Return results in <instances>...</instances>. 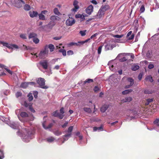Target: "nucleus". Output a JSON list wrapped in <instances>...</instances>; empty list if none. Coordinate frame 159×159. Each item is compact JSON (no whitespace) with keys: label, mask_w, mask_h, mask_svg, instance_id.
Here are the masks:
<instances>
[{"label":"nucleus","mask_w":159,"mask_h":159,"mask_svg":"<svg viewBox=\"0 0 159 159\" xmlns=\"http://www.w3.org/2000/svg\"><path fill=\"white\" fill-rule=\"evenodd\" d=\"M20 38L23 39H26L27 38V35L26 34H20Z\"/></svg>","instance_id":"obj_38"},{"label":"nucleus","mask_w":159,"mask_h":159,"mask_svg":"<svg viewBox=\"0 0 159 159\" xmlns=\"http://www.w3.org/2000/svg\"><path fill=\"white\" fill-rule=\"evenodd\" d=\"M28 96L29 97L28 100L29 101H32L33 99V97L31 93H29L28 95Z\"/></svg>","instance_id":"obj_45"},{"label":"nucleus","mask_w":159,"mask_h":159,"mask_svg":"<svg viewBox=\"0 0 159 159\" xmlns=\"http://www.w3.org/2000/svg\"><path fill=\"white\" fill-rule=\"evenodd\" d=\"M132 90L131 89L126 90L122 92V93L123 94L125 95L131 92Z\"/></svg>","instance_id":"obj_35"},{"label":"nucleus","mask_w":159,"mask_h":159,"mask_svg":"<svg viewBox=\"0 0 159 159\" xmlns=\"http://www.w3.org/2000/svg\"><path fill=\"white\" fill-rule=\"evenodd\" d=\"M105 13L100 10H99L97 14L95 16V18L96 19H100L103 17Z\"/></svg>","instance_id":"obj_11"},{"label":"nucleus","mask_w":159,"mask_h":159,"mask_svg":"<svg viewBox=\"0 0 159 159\" xmlns=\"http://www.w3.org/2000/svg\"><path fill=\"white\" fill-rule=\"evenodd\" d=\"M108 108V106L107 105H105L103 106L101 108V111L104 112H105Z\"/></svg>","instance_id":"obj_28"},{"label":"nucleus","mask_w":159,"mask_h":159,"mask_svg":"<svg viewBox=\"0 0 159 159\" xmlns=\"http://www.w3.org/2000/svg\"><path fill=\"white\" fill-rule=\"evenodd\" d=\"M0 67L1 68H4L10 74L12 75V72L10 70H9L7 68H5L6 66H5L4 65L0 64Z\"/></svg>","instance_id":"obj_34"},{"label":"nucleus","mask_w":159,"mask_h":159,"mask_svg":"<svg viewBox=\"0 0 159 159\" xmlns=\"http://www.w3.org/2000/svg\"><path fill=\"white\" fill-rule=\"evenodd\" d=\"M40 64L44 69H46L48 67V62L46 60H43L40 61Z\"/></svg>","instance_id":"obj_15"},{"label":"nucleus","mask_w":159,"mask_h":159,"mask_svg":"<svg viewBox=\"0 0 159 159\" xmlns=\"http://www.w3.org/2000/svg\"><path fill=\"white\" fill-rule=\"evenodd\" d=\"M28 128H25L23 129V132L24 134L21 137L23 141L28 142L33 138V133Z\"/></svg>","instance_id":"obj_1"},{"label":"nucleus","mask_w":159,"mask_h":159,"mask_svg":"<svg viewBox=\"0 0 159 159\" xmlns=\"http://www.w3.org/2000/svg\"><path fill=\"white\" fill-rule=\"evenodd\" d=\"M73 54V52L71 50H69L67 52V54L68 55H71Z\"/></svg>","instance_id":"obj_54"},{"label":"nucleus","mask_w":159,"mask_h":159,"mask_svg":"<svg viewBox=\"0 0 159 159\" xmlns=\"http://www.w3.org/2000/svg\"><path fill=\"white\" fill-rule=\"evenodd\" d=\"M84 111L88 113H90L92 112L91 110L89 108L84 107Z\"/></svg>","instance_id":"obj_41"},{"label":"nucleus","mask_w":159,"mask_h":159,"mask_svg":"<svg viewBox=\"0 0 159 159\" xmlns=\"http://www.w3.org/2000/svg\"><path fill=\"white\" fill-rule=\"evenodd\" d=\"M153 99H147L146 102L145 103V105H148L150 102H152L153 101Z\"/></svg>","instance_id":"obj_40"},{"label":"nucleus","mask_w":159,"mask_h":159,"mask_svg":"<svg viewBox=\"0 0 159 159\" xmlns=\"http://www.w3.org/2000/svg\"><path fill=\"white\" fill-rule=\"evenodd\" d=\"M49 13H48V11L47 10L42 11L40 13L38 14L39 19L41 20H45L46 19L45 15Z\"/></svg>","instance_id":"obj_8"},{"label":"nucleus","mask_w":159,"mask_h":159,"mask_svg":"<svg viewBox=\"0 0 159 159\" xmlns=\"http://www.w3.org/2000/svg\"><path fill=\"white\" fill-rule=\"evenodd\" d=\"M33 41L35 43L37 44L39 43V40L37 37H36L33 39Z\"/></svg>","instance_id":"obj_44"},{"label":"nucleus","mask_w":159,"mask_h":159,"mask_svg":"<svg viewBox=\"0 0 159 159\" xmlns=\"http://www.w3.org/2000/svg\"><path fill=\"white\" fill-rule=\"evenodd\" d=\"M15 113L18 116L19 120L20 121H22V119L20 118L19 116H20L22 118H26L28 116V114L25 112L22 111L21 112L20 109H17L16 110Z\"/></svg>","instance_id":"obj_4"},{"label":"nucleus","mask_w":159,"mask_h":159,"mask_svg":"<svg viewBox=\"0 0 159 159\" xmlns=\"http://www.w3.org/2000/svg\"><path fill=\"white\" fill-rule=\"evenodd\" d=\"M145 11V8L143 5H142L140 8V11L141 13Z\"/></svg>","instance_id":"obj_51"},{"label":"nucleus","mask_w":159,"mask_h":159,"mask_svg":"<svg viewBox=\"0 0 159 159\" xmlns=\"http://www.w3.org/2000/svg\"><path fill=\"white\" fill-rule=\"evenodd\" d=\"M29 109L30 111H31L33 113H34L35 112V111L34 109L31 106H30L29 107Z\"/></svg>","instance_id":"obj_56"},{"label":"nucleus","mask_w":159,"mask_h":159,"mask_svg":"<svg viewBox=\"0 0 159 159\" xmlns=\"http://www.w3.org/2000/svg\"><path fill=\"white\" fill-rule=\"evenodd\" d=\"M37 34L33 32L30 33L29 35L28 38L29 39H34L35 37H37Z\"/></svg>","instance_id":"obj_22"},{"label":"nucleus","mask_w":159,"mask_h":159,"mask_svg":"<svg viewBox=\"0 0 159 159\" xmlns=\"http://www.w3.org/2000/svg\"><path fill=\"white\" fill-rule=\"evenodd\" d=\"M78 43H74V42H71L69 43V45L70 46H73V45H76L77 46L78 45Z\"/></svg>","instance_id":"obj_57"},{"label":"nucleus","mask_w":159,"mask_h":159,"mask_svg":"<svg viewBox=\"0 0 159 159\" xmlns=\"http://www.w3.org/2000/svg\"><path fill=\"white\" fill-rule=\"evenodd\" d=\"M38 13L35 11H30V15L31 17H36L38 15Z\"/></svg>","instance_id":"obj_23"},{"label":"nucleus","mask_w":159,"mask_h":159,"mask_svg":"<svg viewBox=\"0 0 159 159\" xmlns=\"http://www.w3.org/2000/svg\"><path fill=\"white\" fill-rule=\"evenodd\" d=\"M48 52V50L47 49V47H45L44 50H41L38 55H37V53H32V54L36 56V57H38L40 58L43 59L47 56Z\"/></svg>","instance_id":"obj_3"},{"label":"nucleus","mask_w":159,"mask_h":159,"mask_svg":"<svg viewBox=\"0 0 159 159\" xmlns=\"http://www.w3.org/2000/svg\"><path fill=\"white\" fill-rule=\"evenodd\" d=\"M153 123L156 126L154 127V129L157 131L159 132V118L156 119Z\"/></svg>","instance_id":"obj_13"},{"label":"nucleus","mask_w":159,"mask_h":159,"mask_svg":"<svg viewBox=\"0 0 159 159\" xmlns=\"http://www.w3.org/2000/svg\"><path fill=\"white\" fill-rule=\"evenodd\" d=\"M94 131H100L103 130V128L102 126L99 127H94L93 129Z\"/></svg>","instance_id":"obj_27"},{"label":"nucleus","mask_w":159,"mask_h":159,"mask_svg":"<svg viewBox=\"0 0 159 159\" xmlns=\"http://www.w3.org/2000/svg\"><path fill=\"white\" fill-rule=\"evenodd\" d=\"M145 80L147 81H149L151 82H152L153 81L152 77L150 75L147 76L145 78Z\"/></svg>","instance_id":"obj_30"},{"label":"nucleus","mask_w":159,"mask_h":159,"mask_svg":"<svg viewBox=\"0 0 159 159\" xmlns=\"http://www.w3.org/2000/svg\"><path fill=\"white\" fill-rule=\"evenodd\" d=\"M24 9L25 11H29L30 9V7L29 5L25 4L24 7Z\"/></svg>","instance_id":"obj_39"},{"label":"nucleus","mask_w":159,"mask_h":159,"mask_svg":"<svg viewBox=\"0 0 159 159\" xmlns=\"http://www.w3.org/2000/svg\"><path fill=\"white\" fill-rule=\"evenodd\" d=\"M102 47H103V45H101V46H99L98 48V53L99 55L101 53L102 49Z\"/></svg>","instance_id":"obj_42"},{"label":"nucleus","mask_w":159,"mask_h":159,"mask_svg":"<svg viewBox=\"0 0 159 159\" xmlns=\"http://www.w3.org/2000/svg\"><path fill=\"white\" fill-rule=\"evenodd\" d=\"M55 140V138L52 136L48 137L46 138L45 139L46 142L49 143H51L53 142Z\"/></svg>","instance_id":"obj_17"},{"label":"nucleus","mask_w":159,"mask_h":159,"mask_svg":"<svg viewBox=\"0 0 159 159\" xmlns=\"http://www.w3.org/2000/svg\"><path fill=\"white\" fill-rule=\"evenodd\" d=\"M11 2L14 6L17 8H20L22 6L19 0H11Z\"/></svg>","instance_id":"obj_10"},{"label":"nucleus","mask_w":159,"mask_h":159,"mask_svg":"<svg viewBox=\"0 0 159 159\" xmlns=\"http://www.w3.org/2000/svg\"><path fill=\"white\" fill-rule=\"evenodd\" d=\"M75 17L76 18H81L82 20L85 19V16L82 15L80 14H78L75 15Z\"/></svg>","instance_id":"obj_32"},{"label":"nucleus","mask_w":159,"mask_h":159,"mask_svg":"<svg viewBox=\"0 0 159 159\" xmlns=\"http://www.w3.org/2000/svg\"><path fill=\"white\" fill-rule=\"evenodd\" d=\"M78 2L76 0H75L74 2L73 5L74 7V8L72 9V11L75 12L77 10H78L79 8V7L78 5Z\"/></svg>","instance_id":"obj_18"},{"label":"nucleus","mask_w":159,"mask_h":159,"mask_svg":"<svg viewBox=\"0 0 159 159\" xmlns=\"http://www.w3.org/2000/svg\"><path fill=\"white\" fill-rule=\"evenodd\" d=\"M29 86L28 83V82H23L22 83L20 87L23 88H26Z\"/></svg>","instance_id":"obj_31"},{"label":"nucleus","mask_w":159,"mask_h":159,"mask_svg":"<svg viewBox=\"0 0 159 159\" xmlns=\"http://www.w3.org/2000/svg\"><path fill=\"white\" fill-rule=\"evenodd\" d=\"M59 51L60 52L62 53V55L64 56H66V51L64 49H60L59 50Z\"/></svg>","instance_id":"obj_36"},{"label":"nucleus","mask_w":159,"mask_h":159,"mask_svg":"<svg viewBox=\"0 0 159 159\" xmlns=\"http://www.w3.org/2000/svg\"><path fill=\"white\" fill-rule=\"evenodd\" d=\"M108 65L109 66V68L111 70L114 72H116L117 69H116V66H117L116 64L114 63L113 61H109Z\"/></svg>","instance_id":"obj_7"},{"label":"nucleus","mask_w":159,"mask_h":159,"mask_svg":"<svg viewBox=\"0 0 159 159\" xmlns=\"http://www.w3.org/2000/svg\"><path fill=\"white\" fill-rule=\"evenodd\" d=\"M21 93L20 92H17L16 93V97H19L21 96Z\"/></svg>","instance_id":"obj_59"},{"label":"nucleus","mask_w":159,"mask_h":159,"mask_svg":"<svg viewBox=\"0 0 159 159\" xmlns=\"http://www.w3.org/2000/svg\"><path fill=\"white\" fill-rule=\"evenodd\" d=\"M131 68V69L135 71L138 70L139 68V67L138 65H133L132 66Z\"/></svg>","instance_id":"obj_33"},{"label":"nucleus","mask_w":159,"mask_h":159,"mask_svg":"<svg viewBox=\"0 0 159 159\" xmlns=\"http://www.w3.org/2000/svg\"><path fill=\"white\" fill-rule=\"evenodd\" d=\"M109 9V6L108 5H102L100 9L102 11H103V12L105 14V11L108 10Z\"/></svg>","instance_id":"obj_16"},{"label":"nucleus","mask_w":159,"mask_h":159,"mask_svg":"<svg viewBox=\"0 0 159 159\" xmlns=\"http://www.w3.org/2000/svg\"><path fill=\"white\" fill-rule=\"evenodd\" d=\"M28 84H29V85H32V86H34V87H36V83H35L34 82H28Z\"/></svg>","instance_id":"obj_53"},{"label":"nucleus","mask_w":159,"mask_h":159,"mask_svg":"<svg viewBox=\"0 0 159 159\" xmlns=\"http://www.w3.org/2000/svg\"><path fill=\"white\" fill-rule=\"evenodd\" d=\"M93 80L92 79H88L85 80L84 82V83H90L91 82H93Z\"/></svg>","instance_id":"obj_48"},{"label":"nucleus","mask_w":159,"mask_h":159,"mask_svg":"<svg viewBox=\"0 0 159 159\" xmlns=\"http://www.w3.org/2000/svg\"><path fill=\"white\" fill-rule=\"evenodd\" d=\"M123 35L121 34V35H114L113 36L115 38H120L123 37Z\"/></svg>","instance_id":"obj_46"},{"label":"nucleus","mask_w":159,"mask_h":159,"mask_svg":"<svg viewBox=\"0 0 159 159\" xmlns=\"http://www.w3.org/2000/svg\"><path fill=\"white\" fill-rule=\"evenodd\" d=\"M73 129V127L71 126L69 127L67 130L65 131L63 133L65 135L62 136L64 141L62 142V143H63L65 141L67 140L71 137Z\"/></svg>","instance_id":"obj_2"},{"label":"nucleus","mask_w":159,"mask_h":159,"mask_svg":"<svg viewBox=\"0 0 159 159\" xmlns=\"http://www.w3.org/2000/svg\"><path fill=\"white\" fill-rule=\"evenodd\" d=\"M34 95L35 98H37L38 96V92L37 91H34L33 93Z\"/></svg>","instance_id":"obj_58"},{"label":"nucleus","mask_w":159,"mask_h":159,"mask_svg":"<svg viewBox=\"0 0 159 159\" xmlns=\"http://www.w3.org/2000/svg\"><path fill=\"white\" fill-rule=\"evenodd\" d=\"M45 47H47V49H48V48L50 49V51L52 52L53 51L54 49V46L52 44H50L48 45H46Z\"/></svg>","instance_id":"obj_24"},{"label":"nucleus","mask_w":159,"mask_h":159,"mask_svg":"<svg viewBox=\"0 0 159 159\" xmlns=\"http://www.w3.org/2000/svg\"><path fill=\"white\" fill-rule=\"evenodd\" d=\"M61 131H57L54 133V134L55 135L58 136L61 135Z\"/></svg>","instance_id":"obj_50"},{"label":"nucleus","mask_w":159,"mask_h":159,"mask_svg":"<svg viewBox=\"0 0 159 159\" xmlns=\"http://www.w3.org/2000/svg\"><path fill=\"white\" fill-rule=\"evenodd\" d=\"M28 119L30 120H33L34 119V117L33 116H28Z\"/></svg>","instance_id":"obj_55"},{"label":"nucleus","mask_w":159,"mask_h":159,"mask_svg":"<svg viewBox=\"0 0 159 159\" xmlns=\"http://www.w3.org/2000/svg\"><path fill=\"white\" fill-rule=\"evenodd\" d=\"M4 94L5 95H7L10 93V91L9 90H7L5 91L4 93Z\"/></svg>","instance_id":"obj_64"},{"label":"nucleus","mask_w":159,"mask_h":159,"mask_svg":"<svg viewBox=\"0 0 159 159\" xmlns=\"http://www.w3.org/2000/svg\"><path fill=\"white\" fill-rule=\"evenodd\" d=\"M116 45L114 44H107L105 46V50L107 51L109 50H112L113 48L116 47Z\"/></svg>","instance_id":"obj_12"},{"label":"nucleus","mask_w":159,"mask_h":159,"mask_svg":"<svg viewBox=\"0 0 159 159\" xmlns=\"http://www.w3.org/2000/svg\"><path fill=\"white\" fill-rule=\"evenodd\" d=\"M46 121H44L42 124L43 126V128L45 129H48L51 128L52 126V123H50L47 126L45 125Z\"/></svg>","instance_id":"obj_21"},{"label":"nucleus","mask_w":159,"mask_h":159,"mask_svg":"<svg viewBox=\"0 0 159 159\" xmlns=\"http://www.w3.org/2000/svg\"><path fill=\"white\" fill-rule=\"evenodd\" d=\"M93 7L92 5H90L85 10L86 12L89 15H90L93 11Z\"/></svg>","instance_id":"obj_14"},{"label":"nucleus","mask_w":159,"mask_h":159,"mask_svg":"<svg viewBox=\"0 0 159 159\" xmlns=\"http://www.w3.org/2000/svg\"><path fill=\"white\" fill-rule=\"evenodd\" d=\"M127 80L130 83V85H133L134 83V80L130 78H127Z\"/></svg>","instance_id":"obj_37"},{"label":"nucleus","mask_w":159,"mask_h":159,"mask_svg":"<svg viewBox=\"0 0 159 159\" xmlns=\"http://www.w3.org/2000/svg\"><path fill=\"white\" fill-rule=\"evenodd\" d=\"M156 6L158 8H159V0H154Z\"/></svg>","instance_id":"obj_52"},{"label":"nucleus","mask_w":159,"mask_h":159,"mask_svg":"<svg viewBox=\"0 0 159 159\" xmlns=\"http://www.w3.org/2000/svg\"><path fill=\"white\" fill-rule=\"evenodd\" d=\"M50 19L52 20L55 21L56 20H59L60 19V18L57 16H52L50 17Z\"/></svg>","instance_id":"obj_25"},{"label":"nucleus","mask_w":159,"mask_h":159,"mask_svg":"<svg viewBox=\"0 0 159 159\" xmlns=\"http://www.w3.org/2000/svg\"><path fill=\"white\" fill-rule=\"evenodd\" d=\"M99 90V88L97 86H95L94 89V90L95 92H98Z\"/></svg>","instance_id":"obj_63"},{"label":"nucleus","mask_w":159,"mask_h":159,"mask_svg":"<svg viewBox=\"0 0 159 159\" xmlns=\"http://www.w3.org/2000/svg\"><path fill=\"white\" fill-rule=\"evenodd\" d=\"M90 39H88L84 41H79L77 43H78V45L77 46H80L81 45H83L84 43L87 42L89 41Z\"/></svg>","instance_id":"obj_29"},{"label":"nucleus","mask_w":159,"mask_h":159,"mask_svg":"<svg viewBox=\"0 0 159 159\" xmlns=\"http://www.w3.org/2000/svg\"><path fill=\"white\" fill-rule=\"evenodd\" d=\"M0 44H2L4 47H6L12 50L18 48V46L16 45L9 44L4 41H0Z\"/></svg>","instance_id":"obj_5"},{"label":"nucleus","mask_w":159,"mask_h":159,"mask_svg":"<svg viewBox=\"0 0 159 159\" xmlns=\"http://www.w3.org/2000/svg\"><path fill=\"white\" fill-rule=\"evenodd\" d=\"M54 13L57 15L60 14V13L58 9L57 8H55L54 10Z\"/></svg>","instance_id":"obj_43"},{"label":"nucleus","mask_w":159,"mask_h":159,"mask_svg":"<svg viewBox=\"0 0 159 159\" xmlns=\"http://www.w3.org/2000/svg\"><path fill=\"white\" fill-rule=\"evenodd\" d=\"M132 98L130 97H126L124 99L122 100L121 101L122 102H130L132 100Z\"/></svg>","instance_id":"obj_26"},{"label":"nucleus","mask_w":159,"mask_h":159,"mask_svg":"<svg viewBox=\"0 0 159 159\" xmlns=\"http://www.w3.org/2000/svg\"><path fill=\"white\" fill-rule=\"evenodd\" d=\"M126 58L125 57H124L120 59L119 60L121 62H123L125 61L126 60Z\"/></svg>","instance_id":"obj_60"},{"label":"nucleus","mask_w":159,"mask_h":159,"mask_svg":"<svg viewBox=\"0 0 159 159\" xmlns=\"http://www.w3.org/2000/svg\"><path fill=\"white\" fill-rule=\"evenodd\" d=\"M75 22V20L72 18H69L66 21V25L70 26L72 25Z\"/></svg>","instance_id":"obj_9"},{"label":"nucleus","mask_w":159,"mask_h":159,"mask_svg":"<svg viewBox=\"0 0 159 159\" xmlns=\"http://www.w3.org/2000/svg\"><path fill=\"white\" fill-rule=\"evenodd\" d=\"M9 125L12 128L17 129L18 128V125L17 123L12 122L9 124Z\"/></svg>","instance_id":"obj_20"},{"label":"nucleus","mask_w":159,"mask_h":159,"mask_svg":"<svg viewBox=\"0 0 159 159\" xmlns=\"http://www.w3.org/2000/svg\"><path fill=\"white\" fill-rule=\"evenodd\" d=\"M86 30L80 31V33L81 34V36H84L86 34Z\"/></svg>","instance_id":"obj_49"},{"label":"nucleus","mask_w":159,"mask_h":159,"mask_svg":"<svg viewBox=\"0 0 159 159\" xmlns=\"http://www.w3.org/2000/svg\"><path fill=\"white\" fill-rule=\"evenodd\" d=\"M4 157V153L2 151H0V159H3Z\"/></svg>","instance_id":"obj_47"},{"label":"nucleus","mask_w":159,"mask_h":159,"mask_svg":"<svg viewBox=\"0 0 159 159\" xmlns=\"http://www.w3.org/2000/svg\"><path fill=\"white\" fill-rule=\"evenodd\" d=\"M67 125H68V122H66L64 124V125H62V127L63 128H65L67 126Z\"/></svg>","instance_id":"obj_61"},{"label":"nucleus","mask_w":159,"mask_h":159,"mask_svg":"<svg viewBox=\"0 0 159 159\" xmlns=\"http://www.w3.org/2000/svg\"><path fill=\"white\" fill-rule=\"evenodd\" d=\"M143 75L141 73L139 74L138 76V79L139 80H141L142 78Z\"/></svg>","instance_id":"obj_62"},{"label":"nucleus","mask_w":159,"mask_h":159,"mask_svg":"<svg viewBox=\"0 0 159 159\" xmlns=\"http://www.w3.org/2000/svg\"><path fill=\"white\" fill-rule=\"evenodd\" d=\"M53 115L55 116H58L60 119H62L64 117V115L60 114L58 111H56L53 113Z\"/></svg>","instance_id":"obj_19"},{"label":"nucleus","mask_w":159,"mask_h":159,"mask_svg":"<svg viewBox=\"0 0 159 159\" xmlns=\"http://www.w3.org/2000/svg\"><path fill=\"white\" fill-rule=\"evenodd\" d=\"M37 82L39 84V87L42 88L47 89L48 87L45 85V80L43 78H39L37 80Z\"/></svg>","instance_id":"obj_6"}]
</instances>
